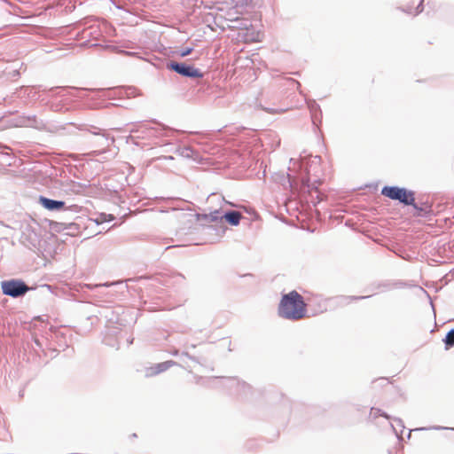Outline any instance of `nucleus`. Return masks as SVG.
Instances as JSON below:
<instances>
[{
  "label": "nucleus",
  "mask_w": 454,
  "mask_h": 454,
  "mask_svg": "<svg viewBox=\"0 0 454 454\" xmlns=\"http://www.w3.org/2000/svg\"><path fill=\"white\" fill-rule=\"evenodd\" d=\"M278 312L283 318L300 320L306 317L307 304L298 292L291 291L282 296Z\"/></svg>",
  "instance_id": "nucleus-1"
},
{
  "label": "nucleus",
  "mask_w": 454,
  "mask_h": 454,
  "mask_svg": "<svg viewBox=\"0 0 454 454\" xmlns=\"http://www.w3.org/2000/svg\"><path fill=\"white\" fill-rule=\"evenodd\" d=\"M381 194L391 200H399L405 205H414V193L404 188L385 186L381 190Z\"/></svg>",
  "instance_id": "nucleus-2"
},
{
  "label": "nucleus",
  "mask_w": 454,
  "mask_h": 454,
  "mask_svg": "<svg viewBox=\"0 0 454 454\" xmlns=\"http://www.w3.org/2000/svg\"><path fill=\"white\" fill-rule=\"evenodd\" d=\"M1 286L3 293L12 297L23 295L28 290V286L19 280L4 281Z\"/></svg>",
  "instance_id": "nucleus-3"
},
{
  "label": "nucleus",
  "mask_w": 454,
  "mask_h": 454,
  "mask_svg": "<svg viewBox=\"0 0 454 454\" xmlns=\"http://www.w3.org/2000/svg\"><path fill=\"white\" fill-rule=\"evenodd\" d=\"M170 68L175 70L176 73L187 76V77H201V73L192 66H186L184 64L172 63Z\"/></svg>",
  "instance_id": "nucleus-4"
},
{
  "label": "nucleus",
  "mask_w": 454,
  "mask_h": 454,
  "mask_svg": "<svg viewBox=\"0 0 454 454\" xmlns=\"http://www.w3.org/2000/svg\"><path fill=\"white\" fill-rule=\"evenodd\" d=\"M423 0H403L402 8L411 15H417L422 12Z\"/></svg>",
  "instance_id": "nucleus-5"
},
{
  "label": "nucleus",
  "mask_w": 454,
  "mask_h": 454,
  "mask_svg": "<svg viewBox=\"0 0 454 454\" xmlns=\"http://www.w3.org/2000/svg\"><path fill=\"white\" fill-rule=\"evenodd\" d=\"M39 203L46 209L53 211V210H61L65 207V202L60 200H53L43 196H40L38 199Z\"/></svg>",
  "instance_id": "nucleus-6"
},
{
  "label": "nucleus",
  "mask_w": 454,
  "mask_h": 454,
  "mask_svg": "<svg viewBox=\"0 0 454 454\" xmlns=\"http://www.w3.org/2000/svg\"><path fill=\"white\" fill-rule=\"evenodd\" d=\"M174 364L175 362L171 360L157 364L147 370V376L152 377L161 373L172 367Z\"/></svg>",
  "instance_id": "nucleus-7"
},
{
  "label": "nucleus",
  "mask_w": 454,
  "mask_h": 454,
  "mask_svg": "<svg viewBox=\"0 0 454 454\" xmlns=\"http://www.w3.org/2000/svg\"><path fill=\"white\" fill-rule=\"evenodd\" d=\"M242 217V215L238 211H231L226 213L221 219H224L231 225H238Z\"/></svg>",
  "instance_id": "nucleus-8"
},
{
  "label": "nucleus",
  "mask_w": 454,
  "mask_h": 454,
  "mask_svg": "<svg viewBox=\"0 0 454 454\" xmlns=\"http://www.w3.org/2000/svg\"><path fill=\"white\" fill-rule=\"evenodd\" d=\"M114 219V216L113 215L106 214V213H100L96 217L95 222L98 224H100V223H106V222L113 221Z\"/></svg>",
  "instance_id": "nucleus-9"
},
{
  "label": "nucleus",
  "mask_w": 454,
  "mask_h": 454,
  "mask_svg": "<svg viewBox=\"0 0 454 454\" xmlns=\"http://www.w3.org/2000/svg\"><path fill=\"white\" fill-rule=\"evenodd\" d=\"M445 343L448 345V346H452L454 345V329L450 330L447 335H446V338H445Z\"/></svg>",
  "instance_id": "nucleus-10"
},
{
  "label": "nucleus",
  "mask_w": 454,
  "mask_h": 454,
  "mask_svg": "<svg viewBox=\"0 0 454 454\" xmlns=\"http://www.w3.org/2000/svg\"><path fill=\"white\" fill-rule=\"evenodd\" d=\"M193 49L192 48H185L184 50H182L180 52H179V55L181 57H185V56H188L189 54H191L192 52Z\"/></svg>",
  "instance_id": "nucleus-11"
},
{
  "label": "nucleus",
  "mask_w": 454,
  "mask_h": 454,
  "mask_svg": "<svg viewBox=\"0 0 454 454\" xmlns=\"http://www.w3.org/2000/svg\"><path fill=\"white\" fill-rule=\"evenodd\" d=\"M218 214L217 211H215L214 214L210 215L211 221H216L219 217L216 215Z\"/></svg>",
  "instance_id": "nucleus-12"
}]
</instances>
